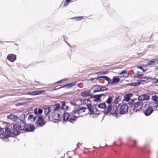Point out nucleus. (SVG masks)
<instances>
[{
  "label": "nucleus",
  "mask_w": 158,
  "mask_h": 158,
  "mask_svg": "<svg viewBox=\"0 0 158 158\" xmlns=\"http://www.w3.org/2000/svg\"><path fill=\"white\" fill-rule=\"evenodd\" d=\"M144 66H146V65H137V66L136 67L138 68H139L141 69H143V67Z\"/></svg>",
  "instance_id": "43"
},
{
  "label": "nucleus",
  "mask_w": 158,
  "mask_h": 158,
  "mask_svg": "<svg viewBox=\"0 0 158 158\" xmlns=\"http://www.w3.org/2000/svg\"><path fill=\"white\" fill-rule=\"evenodd\" d=\"M53 118L56 120H60L61 119L60 115L59 114H56L52 115Z\"/></svg>",
  "instance_id": "26"
},
{
  "label": "nucleus",
  "mask_w": 158,
  "mask_h": 158,
  "mask_svg": "<svg viewBox=\"0 0 158 158\" xmlns=\"http://www.w3.org/2000/svg\"><path fill=\"white\" fill-rule=\"evenodd\" d=\"M36 123L38 126L40 127H42L45 124V122L43 116H40L38 117L36 122Z\"/></svg>",
  "instance_id": "6"
},
{
  "label": "nucleus",
  "mask_w": 158,
  "mask_h": 158,
  "mask_svg": "<svg viewBox=\"0 0 158 158\" xmlns=\"http://www.w3.org/2000/svg\"><path fill=\"white\" fill-rule=\"evenodd\" d=\"M146 152L148 153H149L150 152V151L148 149H147V151H146Z\"/></svg>",
  "instance_id": "60"
},
{
  "label": "nucleus",
  "mask_w": 158,
  "mask_h": 158,
  "mask_svg": "<svg viewBox=\"0 0 158 158\" xmlns=\"http://www.w3.org/2000/svg\"><path fill=\"white\" fill-rule=\"evenodd\" d=\"M107 72H106V71L99 72L97 73H96V74H99L101 73L100 74L101 75V74L105 75V74H106L107 73Z\"/></svg>",
  "instance_id": "34"
},
{
  "label": "nucleus",
  "mask_w": 158,
  "mask_h": 158,
  "mask_svg": "<svg viewBox=\"0 0 158 158\" xmlns=\"http://www.w3.org/2000/svg\"><path fill=\"white\" fill-rule=\"evenodd\" d=\"M120 81V79L118 76H114L112 79V81L111 80L110 84L113 85L115 83H117Z\"/></svg>",
  "instance_id": "17"
},
{
  "label": "nucleus",
  "mask_w": 158,
  "mask_h": 158,
  "mask_svg": "<svg viewBox=\"0 0 158 158\" xmlns=\"http://www.w3.org/2000/svg\"><path fill=\"white\" fill-rule=\"evenodd\" d=\"M90 91H85L81 92V95L83 97H87L90 96L91 97L92 95H93L92 94H90Z\"/></svg>",
  "instance_id": "15"
},
{
  "label": "nucleus",
  "mask_w": 158,
  "mask_h": 158,
  "mask_svg": "<svg viewBox=\"0 0 158 158\" xmlns=\"http://www.w3.org/2000/svg\"><path fill=\"white\" fill-rule=\"evenodd\" d=\"M66 79H62V80H60L57 82H56L55 83V84H60V83H61L62 81H64Z\"/></svg>",
  "instance_id": "45"
},
{
  "label": "nucleus",
  "mask_w": 158,
  "mask_h": 158,
  "mask_svg": "<svg viewBox=\"0 0 158 158\" xmlns=\"http://www.w3.org/2000/svg\"><path fill=\"white\" fill-rule=\"evenodd\" d=\"M135 98H134V99H130V102H130L131 103H135L134 102V101L135 100Z\"/></svg>",
  "instance_id": "53"
},
{
  "label": "nucleus",
  "mask_w": 158,
  "mask_h": 158,
  "mask_svg": "<svg viewBox=\"0 0 158 158\" xmlns=\"http://www.w3.org/2000/svg\"><path fill=\"white\" fill-rule=\"evenodd\" d=\"M70 104L71 105H73V106H78V105H77L76 103L75 102H70Z\"/></svg>",
  "instance_id": "46"
},
{
  "label": "nucleus",
  "mask_w": 158,
  "mask_h": 158,
  "mask_svg": "<svg viewBox=\"0 0 158 158\" xmlns=\"http://www.w3.org/2000/svg\"><path fill=\"white\" fill-rule=\"evenodd\" d=\"M156 59H153L151 60H150L148 62L147 64V65H154L156 64Z\"/></svg>",
  "instance_id": "25"
},
{
  "label": "nucleus",
  "mask_w": 158,
  "mask_h": 158,
  "mask_svg": "<svg viewBox=\"0 0 158 158\" xmlns=\"http://www.w3.org/2000/svg\"><path fill=\"white\" fill-rule=\"evenodd\" d=\"M87 103L86 105V106H87V107H86L89 110V111H91L92 110L91 109V106H92L91 105V100H90L89 99H87Z\"/></svg>",
  "instance_id": "20"
},
{
  "label": "nucleus",
  "mask_w": 158,
  "mask_h": 158,
  "mask_svg": "<svg viewBox=\"0 0 158 158\" xmlns=\"http://www.w3.org/2000/svg\"><path fill=\"white\" fill-rule=\"evenodd\" d=\"M101 78H103V76H101L100 77H98L96 78V79L97 80H100Z\"/></svg>",
  "instance_id": "50"
},
{
  "label": "nucleus",
  "mask_w": 158,
  "mask_h": 158,
  "mask_svg": "<svg viewBox=\"0 0 158 158\" xmlns=\"http://www.w3.org/2000/svg\"><path fill=\"white\" fill-rule=\"evenodd\" d=\"M76 85V82H73L71 83H69V85H70L71 87H72Z\"/></svg>",
  "instance_id": "41"
},
{
  "label": "nucleus",
  "mask_w": 158,
  "mask_h": 158,
  "mask_svg": "<svg viewBox=\"0 0 158 158\" xmlns=\"http://www.w3.org/2000/svg\"><path fill=\"white\" fill-rule=\"evenodd\" d=\"M137 73L139 75V77L142 76L143 74V73L139 71L137 72Z\"/></svg>",
  "instance_id": "47"
},
{
  "label": "nucleus",
  "mask_w": 158,
  "mask_h": 158,
  "mask_svg": "<svg viewBox=\"0 0 158 158\" xmlns=\"http://www.w3.org/2000/svg\"><path fill=\"white\" fill-rule=\"evenodd\" d=\"M141 70L143 71V73L144 72H145V71H146V69H144L143 68V69H142Z\"/></svg>",
  "instance_id": "61"
},
{
  "label": "nucleus",
  "mask_w": 158,
  "mask_h": 158,
  "mask_svg": "<svg viewBox=\"0 0 158 158\" xmlns=\"http://www.w3.org/2000/svg\"><path fill=\"white\" fill-rule=\"evenodd\" d=\"M125 73H127V71L126 70H125L122 71L120 73V74L122 75L123 74H125Z\"/></svg>",
  "instance_id": "52"
},
{
  "label": "nucleus",
  "mask_w": 158,
  "mask_h": 158,
  "mask_svg": "<svg viewBox=\"0 0 158 158\" xmlns=\"http://www.w3.org/2000/svg\"><path fill=\"white\" fill-rule=\"evenodd\" d=\"M103 78L108 82V84H110L111 80L108 77L106 76H103Z\"/></svg>",
  "instance_id": "28"
},
{
  "label": "nucleus",
  "mask_w": 158,
  "mask_h": 158,
  "mask_svg": "<svg viewBox=\"0 0 158 158\" xmlns=\"http://www.w3.org/2000/svg\"><path fill=\"white\" fill-rule=\"evenodd\" d=\"M97 86H99L101 87L100 88H98L94 89L93 91V93H95L98 92L104 91L105 90H108L109 89L108 88H106L104 86H102L99 85H97Z\"/></svg>",
  "instance_id": "12"
},
{
  "label": "nucleus",
  "mask_w": 158,
  "mask_h": 158,
  "mask_svg": "<svg viewBox=\"0 0 158 158\" xmlns=\"http://www.w3.org/2000/svg\"><path fill=\"white\" fill-rule=\"evenodd\" d=\"M153 80H156V81L154 82V83H155L158 82V79H156L154 78L153 79Z\"/></svg>",
  "instance_id": "55"
},
{
  "label": "nucleus",
  "mask_w": 158,
  "mask_h": 158,
  "mask_svg": "<svg viewBox=\"0 0 158 158\" xmlns=\"http://www.w3.org/2000/svg\"><path fill=\"white\" fill-rule=\"evenodd\" d=\"M69 113L64 112L63 114V120L64 121H68V118H69Z\"/></svg>",
  "instance_id": "23"
},
{
  "label": "nucleus",
  "mask_w": 158,
  "mask_h": 158,
  "mask_svg": "<svg viewBox=\"0 0 158 158\" xmlns=\"http://www.w3.org/2000/svg\"><path fill=\"white\" fill-rule=\"evenodd\" d=\"M33 117V115L31 114H30L28 117V119H32Z\"/></svg>",
  "instance_id": "49"
},
{
  "label": "nucleus",
  "mask_w": 158,
  "mask_h": 158,
  "mask_svg": "<svg viewBox=\"0 0 158 158\" xmlns=\"http://www.w3.org/2000/svg\"><path fill=\"white\" fill-rule=\"evenodd\" d=\"M37 116H33V117L32 118V119H33V121H35V120H36V118H37Z\"/></svg>",
  "instance_id": "54"
},
{
  "label": "nucleus",
  "mask_w": 158,
  "mask_h": 158,
  "mask_svg": "<svg viewBox=\"0 0 158 158\" xmlns=\"http://www.w3.org/2000/svg\"><path fill=\"white\" fill-rule=\"evenodd\" d=\"M152 99L156 102H158V97L156 95L152 96Z\"/></svg>",
  "instance_id": "31"
},
{
  "label": "nucleus",
  "mask_w": 158,
  "mask_h": 158,
  "mask_svg": "<svg viewBox=\"0 0 158 158\" xmlns=\"http://www.w3.org/2000/svg\"><path fill=\"white\" fill-rule=\"evenodd\" d=\"M55 108H54L53 110L55 111L59 109L60 107V106L59 103H57L55 105Z\"/></svg>",
  "instance_id": "29"
},
{
  "label": "nucleus",
  "mask_w": 158,
  "mask_h": 158,
  "mask_svg": "<svg viewBox=\"0 0 158 158\" xmlns=\"http://www.w3.org/2000/svg\"><path fill=\"white\" fill-rule=\"evenodd\" d=\"M62 106H61V109L62 110L64 109V106L65 105V102L64 101H62L61 102Z\"/></svg>",
  "instance_id": "40"
},
{
  "label": "nucleus",
  "mask_w": 158,
  "mask_h": 158,
  "mask_svg": "<svg viewBox=\"0 0 158 158\" xmlns=\"http://www.w3.org/2000/svg\"><path fill=\"white\" fill-rule=\"evenodd\" d=\"M104 95V94H103L94 95H92L91 96V98H94V102H99L101 100V98Z\"/></svg>",
  "instance_id": "10"
},
{
  "label": "nucleus",
  "mask_w": 158,
  "mask_h": 158,
  "mask_svg": "<svg viewBox=\"0 0 158 158\" xmlns=\"http://www.w3.org/2000/svg\"><path fill=\"white\" fill-rule=\"evenodd\" d=\"M34 113L35 115H37V114H38V109L37 108H35L34 110Z\"/></svg>",
  "instance_id": "44"
},
{
  "label": "nucleus",
  "mask_w": 158,
  "mask_h": 158,
  "mask_svg": "<svg viewBox=\"0 0 158 158\" xmlns=\"http://www.w3.org/2000/svg\"><path fill=\"white\" fill-rule=\"evenodd\" d=\"M83 17L82 16H78L77 17H75L74 18H72L71 19H75L77 21L81 20L83 19Z\"/></svg>",
  "instance_id": "33"
},
{
  "label": "nucleus",
  "mask_w": 158,
  "mask_h": 158,
  "mask_svg": "<svg viewBox=\"0 0 158 158\" xmlns=\"http://www.w3.org/2000/svg\"><path fill=\"white\" fill-rule=\"evenodd\" d=\"M87 108L83 106H79L74 109L71 113V114H69V118H68V121L70 122H71L72 121L75 120L77 117L76 116L73 115V114H80V111L81 110H83L82 112H85V110H86Z\"/></svg>",
  "instance_id": "2"
},
{
  "label": "nucleus",
  "mask_w": 158,
  "mask_h": 158,
  "mask_svg": "<svg viewBox=\"0 0 158 158\" xmlns=\"http://www.w3.org/2000/svg\"><path fill=\"white\" fill-rule=\"evenodd\" d=\"M130 106L131 107H133V110L135 112L140 111L142 109L143 106V103L141 102L138 101L134 103H130L129 104Z\"/></svg>",
  "instance_id": "5"
},
{
  "label": "nucleus",
  "mask_w": 158,
  "mask_h": 158,
  "mask_svg": "<svg viewBox=\"0 0 158 158\" xmlns=\"http://www.w3.org/2000/svg\"><path fill=\"white\" fill-rule=\"evenodd\" d=\"M133 77L135 78H138L139 77V75L137 73L134 74Z\"/></svg>",
  "instance_id": "51"
},
{
  "label": "nucleus",
  "mask_w": 158,
  "mask_h": 158,
  "mask_svg": "<svg viewBox=\"0 0 158 158\" xmlns=\"http://www.w3.org/2000/svg\"><path fill=\"white\" fill-rule=\"evenodd\" d=\"M155 69L156 70H158V67H156L155 68Z\"/></svg>",
  "instance_id": "59"
},
{
  "label": "nucleus",
  "mask_w": 158,
  "mask_h": 158,
  "mask_svg": "<svg viewBox=\"0 0 158 158\" xmlns=\"http://www.w3.org/2000/svg\"><path fill=\"white\" fill-rule=\"evenodd\" d=\"M35 129L34 125L29 124L26 125L24 131L26 132H33Z\"/></svg>",
  "instance_id": "8"
},
{
  "label": "nucleus",
  "mask_w": 158,
  "mask_h": 158,
  "mask_svg": "<svg viewBox=\"0 0 158 158\" xmlns=\"http://www.w3.org/2000/svg\"><path fill=\"white\" fill-rule=\"evenodd\" d=\"M69 109V106H67L66 107V108H65V110H67L68 109Z\"/></svg>",
  "instance_id": "62"
},
{
  "label": "nucleus",
  "mask_w": 158,
  "mask_h": 158,
  "mask_svg": "<svg viewBox=\"0 0 158 158\" xmlns=\"http://www.w3.org/2000/svg\"><path fill=\"white\" fill-rule=\"evenodd\" d=\"M58 86H56L53 89H52L53 90H58V88H56V87H57Z\"/></svg>",
  "instance_id": "58"
},
{
  "label": "nucleus",
  "mask_w": 158,
  "mask_h": 158,
  "mask_svg": "<svg viewBox=\"0 0 158 158\" xmlns=\"http://www.w3.org/2000/svg\"><path fill=\"white\" fill-rule=\"evenodd\" d=\"M38 112L39 114H41L43 112V110L42 109H39L38 110Z\"/></svg>",
  "instance_id": "48"
},
{
  "label": "nucleus",
  "mask_w": 158,
  "mask_h": 158,
  "mask_svg": "<svg viewBox=\"0 0 158 158\" xmlns=\"http://www.w3.org/2000/svg\"><path fill=\"white\" fill-rule=\"evenodd\" d=\"M153 106L155 108H156L158 106V102H154L153 104Z\"/></svg>",
  "instance_id": "35"
},
{
  "label": "nucleus",
  "mask_w": 158,
  "mask_h": 158,
  "mask_svg": "<svg viewBox=\"0 0 158 158\" xmlns=\"http://www.w3.org/2000/svg\"><path fill=\"white\" fill-rule=\"evenodd\" d=\"M141 84V82L138 81L137 82H133L127 84L128 85L132 86H137Z\"/></svg>",
  "instance_id": "22"
},
{
  "label": "nucleus",
  "mask_w": 158,
  "mask_h": 158,
  "mask_svg": "<svg viewBox=\"0 0 158 158\" xmlns=\"http://www.w3.org/2000/svg\"><path fill=\"white\" fill-rule=\"evenodd\" d=\"M133 94L132 93H129L126 95L124 97V100L127 102H130V98L132 96Z\"/></svg>",
  "instance_id": "19"
},
{
  "label": "nucleus",
  "mask_w": 158,
  "mask_h": 158,
  "mask_svg": "<svg viewBox=\"0 0 158 158\" xmlns=\"http://www.w3.org/2000/svg\"><path fill=\"white\" fill-rule=\"evenodd\" d=\"M139 82H141V84H146L147 83V81L144 80H139Z\"/></svg>",
  "instance_id": "42"
},
{
  "label": "nucleus",
  "mask_w": 158,
  "mask_h": 158,
  "mask_svg": "<svg viewBox=\"0 0 158 158\" xmlns=\"http://www.w3.org/2000/svg\"><path fill=\"white\" fill-rule=\"evenodd\" d=\"M121 98L122 97L121 96H118L117 97H116L115 98L114 100V102L115 104H117L118 103V102L121 100Z\"/></svg>",
  "instance_id": "27"
},
{
  "label": "nucleus",
  "mask_w": 158,
  "mask_h": 158,
  "mask_svg": "<svg viewBox=\"0 0 158 158\" xmlns=\"http://www.w3.org/2000/svg\"><path fill=\"white\" fill-rule=\"evenodd\" d=\"M112 110V112L110 113V114L114 115L116 118L118 116V107L116 105H110L107 106V109L104 110V113L106 114H107Z\"/></svg>",
  "instance_id": "3"
},
{
  "label": "nucleus",
  "mask_w": 158,
  "mask_h": 158,
  "mask_svg": "<svg viewBox=\"0 0 158 158\" xmlns=\"http://www.w3.org/2000/svg\"><path fill=\"white\" fill-rule=\"evenodd\" d=\"M4 129H2L0 131V138L4 139V138H8L10 136L11 134H13V130L11 131L10 129L7 127L5 128V131H4Z\"/></svg>",
  "instance_id": "4"
},
{
  "label": "nucleus",
  "mask_w": 158,
  "mask_h": 158,
  "mask_svg": "<svg viewBox=\"0 0 158 158\" xmlns=\"http://www.w3.org/2000/svg\"><path fill=\"white\" fill-rule=\"evenodd\" d=\"M136 140H134L133 141V143H134V146L135 145V144H136Z\"/></svg>",
  "instance_id": "57"
},
{
  "label": "nucleus",
  "mask_w": 158,
  "mask_h": 158,
  "mask_svg": "<svg viewBox=\"0 0 158 158\" xmlns=\"http://www.w3.org/2000/svg\"><path fill=\"white\" fill-rule=\"evenodd\" d=\"M43 91H33L28 92L27 94L30 95H40L41 94L42 92H44Z\"/></svg>",
  "instance_id": "14"
},
{
  "label": "nucleus",
  "mask_w": 158,
  "mask_h": 158,
  "mask_svg": "<svg viewBox=\"0 0 158 158\" xmlns=\"http://www.w3.org/2000/svg\"><path fill=\"white\" fill-rule=\"evenodd\" d=\"M151 78H152L150 76H148V77L145 76V77H141V78L148 80H149V79H151Z\"/></svg>",
  "instance_id": "36"
},
{
  "label": "nucleus",
  "mask_w": 158,
  "mask_h": 158,
  "mask_svg": "<svg viewBox=\"0 0 158 158\" xmlns=\"http://www.w3.org/2000/svg\"><path fill=\"white\" fill-rule=\"evenodd\" d=\"M147 106H148V107L149 106V105L148 104H145L144 106V107H147Z\"/></svg>",
  "instance_id": "56"
},
{
  "label": "nucleus",
  "mask_w": 158,
  "mask_h": 158,
  "mask_svg": "<svg viewBox=\"0 0 158 158\" xmlns=\"http://www.w3.org/2000/svg\"><path fill=\"white\" fill-rule=\"evenodd\" d=\"M70 0H66L64 2V6H67L69 3L70 2Z\"/></svg>",
  "instance_id": "37"
},
{
  "label": "nucleus",
  "mask_w": 158,
  "mask_h": 158,
  "mask_svg": "<svg viewBox=\"0 0 158 158\" xmlns=\"http://www.w3.org/2000/svg\"><path fill=\"white\" fill-rule=\"evenodd\" d=\"M91 109L92 111L90 112L92 113H94V111L96 113L98 111V110L97 108L96 105H93L92 106H91Z\"/></svg>",
  "instance_id": "24"
},
{
  "label": "nucleus",
  "mask_w": 158,
  "mask_h": 158,
  "mask_svg": "<svg viewBox=\"0 0 158 158\" xmlns=\"http://www.w3.org/2000/svg\"><path fill=\"white\" fill-rule=\"evenodd\" d=\"M26 125L22 120L19 119L16 124L13 125V134L15 135L19 134V131L25 130Z\"/></svg>",
  "instance_id": "1"
},
{
  "label": "nucleus",
  "mask_w": 158,
  "mask_h": 158,
  "mask_svg": "<svg viewBox=\"0 0 158 158\" xmlns=\"http://www.w3.org/2000/svg\"><path fill=\"white\" fill-rule=\"evenodd\" d=\"M62 87L66 89H69L71 88L70 85H69V83L64 85V86H62Z\"/></svg>",
  "instance_id": "39"
},
{
  "label": "nucleus",
  "mask_w": 158,
  "mask_h": 158,
  "mask_svg": "<svg viewBox=\"0 0 158 158\" xmlns=\"http://www.w3.org/2000/svg\"><path fill=\"white\" fill-rule=\"evenodd\" d=\"M7 59L9 61L13 62L16 59V56L14 54H10L7 55Z\"/></svg>",
  "instance_id": "13"
},
{
  "label": "nucleus",
  "mask_w": 158,
  "mask_h": 158,
  "mask_svg": "<svg viewBox=\"0 0 158 158\" xmlns=\"http://www.w3.org/2000/svg\"><path fill=\"white\" fill-rule=\"evenodd\" d=\"M153 109L152 106H149L144 111V113L146 116H148L151 115L153 112Z\"/></svg>",
  "instance_id": "9"
},
{
  "label": "nucleus",
  "mask_w": 158,
  "mask_h": 158,
  "mask_svg": "<svg viewBox=\"0 0 158 158\" xmlns=\"http://www.w3.org/2000/svg\"><path fill=\"white\" fill-rule=\"evenodd\" d=\"M95 79H96V78H91L90 79V80L92 81H94V80H95Z\"/></svg>",
  "instance_id": "63"
},
{
  "label": "nucleus",
  "mask_w": 158,
  "mask_h": 158,
  "mask_svg": "<svg viewBox=\"0 0 158 158\" xmlns=\"http://www.w3.org/2000/svg\"><path fill=\"white\" fill-rule=\"evenodd\" d=\"M128 109V106L127 104H124L121 106L120 109L119 113L123 114L127 113Z\"/></svg>",
  "instance_id": "7"
},
{
  "label": "nucleus",
  "mask_w": 158,
  "mask_h": 158,
  "mask_svg": "<svg viewBox=\"0 0 158 158\" xmlns=\"http://www.w3.org/2000/svg\"><path fill=\"white\" fill-rule=\"evenodd\" d=\"M150 99L149 95L147 94H143L139 96L138 98V100L139 101L148 100Z\"/></svg>",
  "instance_id": "11"
},
{
  "label": "nucleus",
  "mask_w": 158,
  "mask_h": 158,
  "mask_svg": "<svg viewBox=\"0 0 158 158\" xmlns=\"http://www.w3.org/2000/svg\"><path fill=\"white\" fill-rule=\"evenodd\" d=\"M7 118L9 120L15 121L17 120L19 118L16 115L11 114L7 116Z\"/></svg>",
  "instance_id": "16"
},
{
  "label": "nucleus",
  "mask_w": 158,
  "mask_h": 158,
  "mask_svg": "<svg viewBox=\"0 0 158 158\" xmlns=\"http://www.w3.org/2000/svg\"><path fill=\"white\" fill-rule=\"evenodd\" d=\"M51 107H46L44 109V113L46 117H48V118H49V116L48 115L49 113L51 112L52 110Z\"/></svg>",
  "instance_id": "18"
},
{
  "label": "nucleus",
  "mask_w": 158,
  "mask_h": 158,
  "mask_svg": "<svg viewBox=\"0 0 158 158\" xmlns=\"http://www.w3.org/2000/svg\"><path fill=\"white\" fill-rule=\"evenodd\" d=\"M98 107L99 108L105 109L106 107V105L105 102H102L98 105Z\"/></svg>",
  "instance_id": "21"
},
{
  "label": "nucleus",
  "mask_w": 158,
  "mask_h": 158,
  "mask_svg": "<svg viewBox=\"0 0 158 158\" xmlns=\"http://www.w3.org/2000/svg\"><path fill=\"white\" fill-rule=\"evenodd\" d=\"M112 96H109L107 100L106 101V103L110 104L112 101Z\"/></svg>",
  "instance_id": "32"
},
{
  "label": "nucleus",
  "mask_w": 158,
  "mask_h": 158,
  "mask_svg": "<svg viewBox=\"0 0 158 158\" xmlns=\"http://www.w3.org/2000/svg\"><path fill=\"white\" fill-rule=\"evenodd\" d=\"M156 60L157 61V63H158V57H157L156 59Z\"/></svg>",
  "instance_id": "64"
},
{
  "label": "nucleus",
  "mask_w": 158,
  "mask_h": 158,
  "mask_svg": "<svg viewBox=\"0 0 158 158\" xmlns=\"http://www.w3.org/2000/svg\"><path fill=\"white\" fill-rule=\"evenodd\" d=\"M30 102H18V103H16L15 104V106H19L23 105L25 104H26L27 103H29Z\"/></svg>",
  "instance_id": "30"
},
{
  "label": "nucleus",
  "mask_w": 158,
  "mask_h": 158,
  "mask_svg": "<svg viewBox=\"0 0 158 158\" xmlns=\"http://www.w3.org/2000/svg\"><path fill=\"white\" fill-rule=\"evenodd\" d=\"M81 102L82 103V105H84V104H85L86 105L87 104V99H85L83 100V102H82V100H81Z\"/></svg>",
  "instance_id": "38"
}]
</instances>
